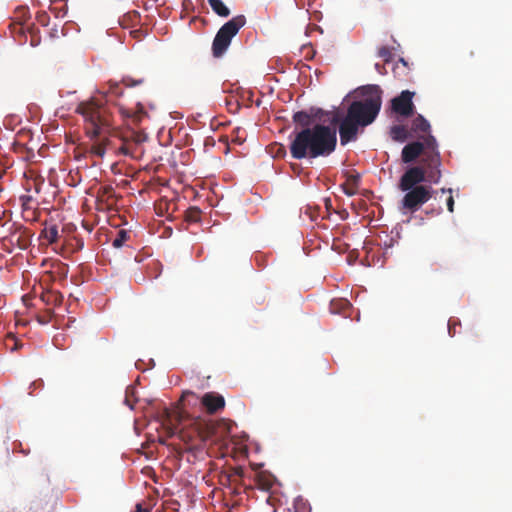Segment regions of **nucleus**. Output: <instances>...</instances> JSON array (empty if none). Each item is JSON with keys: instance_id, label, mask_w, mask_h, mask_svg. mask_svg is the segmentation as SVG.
<instances>
[{"instance_id": "obj_34", "label": "nucleus", "mask_w": 512, "mask_h": 512, "mask_svg": "<svg viewBox=\"0 0 512 512\" xmlns=\"http://www.w3.org/2000/svg\"><path fill=\"white\" fill-rule=\"evenodd\" d=\"M146 115V112H144L143 107H140L137 112L134 113V121L139 123L142 120V117Z\"/></svg>"}, {"instance_id": "obj_6", "label": "nucleus", "mask_w": 512, "mask_h": 512, "mask_svg": "<svg viewBox=\"0 0 512 512\" xmlns=\"http://www.w3.org/2000/svg\"><path fill=\"white\" fill-rule=\"evenodd\" d=\"M246 24L244 15H237L226 22L216 33L212 42V54L215 58L222 57L231 44V40Z\"/></svg>"}, {"instance_id": "obj_37", "label": "nucleus", "mask_w": 512, "mask_h": 512, "mask_svg": "<svg viewBox=\"0 0 512 512\" xmlns=\"http://www.w3.org/2000/svg\"><path fill=\"white\" fill-rule=\"evenodd\" d=\"M144 140H145V138L141 134H136L134 136L135 144H139V143L143 142Z\"/></svg>"}, {"instance_id": "obj_10", "label": "nucleus", "mask_w": 512, "mask_h": 512, "mask_svg": "<svg viewBox=\"0 0 512 512\" xmlns=\"http://www.w3.org/2000/svg\"><path fill=\"white\" fill-rule=\"evenodd\" d=\"M359 127H361V124H358V122L350 117L349 114H346L339 125L341 145H346L349 142L356 140Z\"/></svg>"}, {"instance_id": "obj_25", "label": "nucleus", "mask_w": 512, "mask_h": 512, "mask_svg": "<svg viewBox=\"0 0 512 512\" xmlns=\"http://www.w3.org/2000/svg\"><path fill=\"white\" fill-rule=\"evenodd\" d=\"M144 81H145L144 78L134 79L131 76H125L122 78L121 83L124 86L131 88V87L142 85L144 83Z\"/></svg>"}, {"instance_id": "obj_14", "label": "nucleus", "mask_w": 512, "mask_h": 512, "mask_svg": "<svg viewBox=\"0 0 512 512\" xmlns=\"http://www.w3.org/2000/svg\"><path fill=\"white\" fill-rule=\"evenodd\" d=\"M211 9L215 14L220 17H228L230 15V9L225 5L222 0H207Z\"/></svg>"}, {"instance_id": "obj_41", "label": "nucleus", "mask_w": 512, "mask_h": 512, "mask_svg": "<svg viewBox=\"0 0 512 512\" xmlns=\"http://www.w3.org/2000/svg\"><path fill=\"white\" fill-rule=\"evenodd\" d=\"M339 121V115L335 114L331 120V124H337Z\"/></svg>"}, {"instance_id": "obj_42", "label": "nucleus", "mask_w": 512, "mask_h": 512, "mask_svg": "<svg viewBox=\"0 0 512 512\" xmlns=\"http://www.w3.org/2000/svg\"><path fill=\"white\" fill-rule=\"evenodd\" d=\"M164 412H165V416H166L167 420H168V421H171V416H170V412H169V410H168V409H165V411H164Z\"/></svg>"}, {"instance_id": "obj_17", "label": "nucleus", "mask_w": 512, "mask_h": 512, "mask_svg": "<svg viewBox=\"0 0 512 512\" xmlns=\"http://www.w3.org/2000/svg\"><path fill=\"white\" fill-rule=\"evenodd\" d=\"M41 236L49 243L53 244L57 242L59 237L58 227L56 225H50L45 227L41 233Z\"/></svg>"}, {"instance_id": "obj_24", "label": "nucleus", "mask_w": 512, "mask_h": 512, "mask_svg": "<svg viewBox=\"0 0 512 512\" xmlns=\"http://www.w3.org/2000/svg\"><path fill=\"white\" fill-rule=\"evenodd\" d=\"M16 16L13 22L21 21L23 24L30 18L29 10L27 7H20L15 12Z\"/></svg>"}, {"instance_id": "obj_11", "label": "nucleus", "mask_w": 512, "mask_h": 512, "mask_svg": "<svg viewBox=\"0 0 512 512\" xmlns=\"http://www.w3.org/2000/svg\"><path fill=\"white\" fill-rule=\"evenodd\" d=\"M201 404L209 414H215L225 407V399L216 392H207L201 397Z\"/></svg>"}, {"instance_id": "obj_8", "label": "nucleus", "mask_w": 512, "mask_h": 512, "mask_svg": "<svg viewBox=\"0 0 512 512\" xmlns=\"http://www.w3.org/2000/svg\"><path fill=\"white\" fill-rule=\"evenodd\" d=\"M426 180L429 181L428 168H425L423 165L413 166L407 169L401 176L399 189L401 191H407L413 189L416 186H420L419 184Z\"/></svg>"}, {"instance_id": "obj_19", "label": "nucleus", "mask_w": 512, "mask_h": 512, "mask_svg": "<svg viewBox=\"0 0 512 512\" xmlns=\"http://www.w3.org/2000/svg\"><path fill=\"white\" fill-rule=\"evenodd\" d=\"M202 211L196 207H189L184 214V219L188 223H198L201 220Z\"/></svg>"}, {"instance_id": "obj_1", "label": "nucleus", "mask_w": 512, "mask_h": 512, "mask_svg": "<svg viewBox=\"0 0 512 512\" xmlns=\"http://www.w3.org/2000/svg\"><path fill=\"white\" fill-rule=\"evenodd\" d=\"M75 111L83 117L85 134L92 141L89 152L102 158L113 134L111 114L107 107L101 100L91 98L80 102Z\"/></svg>"}, {"instance_id": "obj_13", "label": "nucleus", "mask_w": 512, "mask_h": 512, "mask_svg": "<svg viewBox=\"0 0 512 512\" xmlns=\"http://www.w3.org/2000/svg\"><path fill=\"white\" fill-rule=\"evenodd\" d=\"M359 184V176L350 175L346 182L341 185L343 192L347 196H353L357 193Z\"/></svg>"}, {"instance_id": "obj_3", "label": "nucleus", "mask_w": 512, "mask_h": 512, "mask_svg": "<svg viewBox=\"0 0 512 512\" xmlns=\"http://www.w3.org/2000/svg\"><path fill=\"white\" fill-rule=\"evenodd\" d=\"M419 140L405 145L401 158L404 163H412L420 157V163L428 168V179L438 183L441 178V157L435 137L431 134L418 137Z\"/></svg>"}, {"instance_id": "obj_27", "label": "nucleus", "mask_w": 512, "mask_h": 512, "mask_svg": "<svg viewBox=\"0 0 512 512\" xmlns=\"http://www.w3.org/2000/svg\"><path fill=\"white\" fill-rule=\"evenodd\" d=\"M377 55L382 58L385 62H389L392 57V52L389 47L382 46L378 49Z\"/></svg>"}, {"instance_id": "obj_16", "label": "nucleus", "mask_w": 512, "mask_h": 512, "mask_svg": "<svg viewBox=\"0 0 512 512\" xmlns=\"http://www.w3.org/2000/svg\"><path fill=\"white\" fill-rule=\"evenodd\" d=\"M140 22V14L137 11H130L126 13L119 21L124 27H133Z\"/></svg>"}, {"instance_id": "obj_31", "label": "nucleus", "mask_w": 512, "mask_h": 512, "mask_svg": "<svg viewBox=\"0 0 512 512\" xmlns=\"http://www.w3.org/2000/svg\"><path fill=\"white\" fill-rule=\"evenodd\" d=\"M12 445V452H20L25 456L30 453L29 450H26L22 447V443L20 441H14Z\"/></svg>"}, {"instance_id": "obj_21", "label": "nucleus", "mask_w": 512, "mask_h": 512, "mask_svg": "<svg viewBox=\"0 0 512 512\" xmlns=\"http://www.w3.org/2000/svg\"><path fill=\"white\" fill-rule=\"evenodd\" d=\"M41 300L47 304L57 305V304L61 303L62 296L56 292H46V293H42Z\"/></svg>"}, {"instance_id": "obj_39", "label": "nucleus", "mask_w": 512, "mask_h": 512, "mask_svg": "<svg viewBox=\"0 0 512 512\" xmlns=\"http://www.w3.org/2000/svg\"><path fill=\"white\" fill-rule=\"evenodd\" d=\"M375 69H376L380 74H384V66H383V65L376 63V64H375Z\"/></svg>"}, {"instance_id": "obj_22", "label": "nucleus", "mask_w": 512, "mask_h": 512, "mask_svg": "<svg viewBox=\"0 0 512 512\" xmlns=\"http://www.w3.org/2000/svg\"><path fill=\"white\" fill-rule=\"evenodd\" d=\"M108 86H109V88L105 94L106 97L107 96L120 97L123 95V89L120 87L119 82L109 81Z\"/></svg>"}, {"instance_id": "obj_30", "label": "nucleus", "mask_w": 512, "mask_h": 512, "mask_svg": "<svg viewBox=\"0 0 512 512\" xmlns=\"http://www.w3.org/2000/svg\"><path fill=\"white\" fill-rule=\"evenodd\" d=\"M441 192L450 194L449 197L447 198V208H448L449 212H453L454 211V198L452 196V189L451 188H449V189L442 188Z\"/></svg>"}, {"instance_id": "obj_9", "label": "nucleus", "mask_w": 512, "mask_h": 512, "mask_svg": "<svg viewBox=\"0 0 512 512\" xmlns=\"http://www.w3.org/2000/svg\"><path fill=\"white\" fill-rule=\"evenodd\" d=\"M413 96L414 92L404 90L399 96L393 98L391 101L393 112L404 117L412 116L415 108L412 101Z\"/></svg>"}, {"instance_id": "obj_28", "label": "nucleus", "mask_w": 512, "mask_h": 512, "mask_svg": "<svg viewBox=\"0 0 512 512\" xmlns=\"http://www.w3.org/2000/svg\"><path fill=\"white\" fill-rule=\"evenodd\" d=\"M118 150H119V153L122 155L134 157L133 145L128 142L124 141Z\"/></svg>"}, {"instance_id": "obj_2", "label": "nucleus", "mask_w": 512, "mask_h": 512, "mask_svg": "<svg viewBox=\"0 0 512 512\" xmlns=\"http://www.w3.org/2000/svg\"><path fill=\"white\" fill-rule=\"evenodd\" d=\"M293 134L289 149L292 158L296 160L326 157L336 149V130L330 126L315 124Z\"/></svg>"}, {"instance_id": "obj_5", "label": "nucleus", "mask_w": 512, "mask_h": 512, "mask_svg": "<svg viewBox=\"0 0 512 512\" xmlns=\"http://www.w3.org/2000/svg\"><path fill=\"white\" fill-rule=\"evenodd\" d=\"M169 430L187 445V450L192 451L214 434L215 427L202 419H194L181 427L173 425Z\"/></svg>"}, {"instance_id": "obj_45", "label": "nucleus", "mask_w": 512, "mask_h": 512, "mask_svg": "<svg viewBox=\"0 0 512 512\" xmlns=\"http://www.w3.org/2000/svg\"><path fill=\"white\" fill-rule=\"evenodd\" d=\"M241 472H242V469H241V468H237V469H236V473H237V474H240Z\"/></svg>"}, {"instance_id": "obj_18", "label": "nucleus", "mask_w": 512, "mask_h": 512, "mask_svg": "<svg viewBox=\"0 0 512 512\" xmlns=\"http://www.w3.org/2000/svg\"><path fill=\"white\" fill-rule=\"evenodd\" d=\"M293 121L303 128L311 127L312 117L305 111H298L293 115Z\"/></svg>"}, {"instance_id": "obj_12", "label": "nucleus", "mask_w": 512, "mask_h": 512, "mask_svg": "<svg viewBox=\"0 0 512 512\" xmlns=\"http://www.w3.org/2000/svg\"><path fill=\"white\" fill-rule=\"evenodd\" d=\"M411 130L416 133L423 132L425 135H429L430 124L422 115L419 114L413 119Z\"/></svg>"}, {"instance_id": "obj_7", "label": "nucleus", "mask_w": 512, "mask_h": 512, "mask_svg": "<svg viewBox=\"0 0 512 512\" xmlns=\"http://www.w3.org/2000/svg\"><path fill=\"white\" fill-rule=\"evenodd\" d=\"M432 189L427 186H416L407 190L402 199L403 208L410 212L417 211L423 204L431 198Z\"/></svg>"}, {"instance_id": "obj_40", "label": "nucleus", "mask_w": 512, "mask_h": 512, "mask_svg": "<svg viewBox=\"0 0 512 512\" xmlns=\"http://www.w3.org/2000/svg\"><path fill=\"white\" fill-rule=\"evenodd\" d=\"M134 512H150L148 509L142 508L141 504L136 505V510Z\"/></svg>"}, {"instance_id": "obj_15", "label": "nucleus", "mask_w": 512, "mask_h": 512, "mask_svg": "<svg viewBox=\"0 0 512 512\" xmlns=\"http://www.w3.org/2000/svg\"><path fill=\"white\" fill-rule=\"evenodd\" d=\"M390 136L394 141L404 142L408 139V131L403 125H394L390 128Z\"/></svg>"}, {"instance_id": "obj_46", "label": "nucleus", "mask_w": 512, "mask_h": 512, "mask_svg": "<svg viewBox=\"0 0 512 512\" xmlns=\"http://www.w3.org/2000/svg\"><path fill=\"white\" fill-rule=\"evenodd\" d=\"M470 56L473 57L474 56V52L473 51H470Z\"/></svg>"}, {"instance_id": "obj_23", "label": "nucleus", "mask_w": 512, "mask_h": 512, "mask_svg": "<svg viewBox=\"0 0 512 512\" xmlns=\"http://www.w3.org/2000/svg\"><path fill=\"white\" fill-rule=\"evenodd\" d=\"M257 479L259 487L263 490H269L273 485V479L269 475L260 474Z\"/></svg>"}, {"instance_id": "obj_33", "label": "nucleus", "mask_w": 512, "mask_h": 512, "mask_svg": "<svg viewBox=\"0 0 512 512\" xmlns=\"http://www.w3.org/2000/svg\"><path fill=\"white\" fill-rule=\"evenodd\" d=\"M100 193L101 198L107 197V199H109L110 197H112L113 188L111 186H104L100 189Z\"/></svg>"}, {"instance_id": "obj_29", "label": "nucleus", "mask_w": 512, "mask_h": 512, "mask_svg": "<svg viewBox=\"0 0 512 512\" xmlns=\"http://www.w3.org/2000/svg\"><path fill=\"white\" fill-rule=\"evenodd\" d=\"M36 19L39 24L42 26H48L50 22V17L46 11H39L36 15Z\"/></svg>"}, {"instance_id": "obj_20", "label": "nucleus", "mask_w": 512, "mask_h": 512, "mask_svg": "<svg viewBox=\"0 0 512 512\" xmlns=\"http://www.w3.org/2000/svg\"><path fill=\"white\" fill-rule=\"evenodd\" d=\"M129 232L121 229L117 232L116 237L112 241V245L115 248H121L125 242L129 239Z\"/></svg>"}, {"instance_id": "obj_26", "label": "nucleus", "mask_w": 512, "mask_h": 512, "mask_svg": "<svg viewBox=\"0 0 512 512\" xmlns=\"http://www.w3.org/2000/svg\"><path fill=\"white\" fill-rule=\"evenodd\" d=\"M9 27L11 29V33L14 35H23L25 33V24L21 21L12 22Z\"/></svg>"}, {"instance_id": "obj_38", "label": "nucleus", "mask_w": 512, "mask_h": 512, "mask_svg": "<svg viewBox=\"0 0 512 512\" xmlns=\"http://www.w3.org/2000/svg\"><path fill=\"white\" fill-rule=\"evenodd\" d=\"M76 241V249L81 250L84 247V242L82 239H75Z\"/></svg>"}, {"instance_id": "obj_44", "label": "nucleus", "mask_w": 512, "mask_h": 512, "mask_svg": "<svg viewBox=\"0 0 512 512\" xmlns=\"http://www.w3.org/2000/svg\"><path fill=\"white\" fill-rule=\"evenodd\" d=\"M62 269L64 270L63 273L66 274L68 271V268L66 265H62Z\"/></svg>"}, {"instance_id": "obj_36", "label": "nucleus", "mask_w": 512, "mask_h": 512, "mask_svg": "<svg viewBox=\"0 0 512 512\" xmlns=\"http://www.w3.org/2000/svg\"><path fill=\"white\" fill-rule=\"evenodd\" d=\"M52 11L55 13L56 17H64V16H65V14H66V8H65V6H63V7H62L61 9H59V10H56V9H55V10H52Z\"/></svg>"}, {"instance_id": "obj_32", "label": "nucleus", "mask_w": 512, "mask_h": 512, "mask_svg": "<svg viewBox=\"0 0 512 512\" xmlns=\"http://www.w3.org/2000/svg\"><path fill=\"white\" fill-rule=\"evenodd\" d=\"M10 440V436L7 434L6 436L3 437V441H2V444H3V448L1 450L3 456L5 458H9L10 456V449L7 445V442Z\"/></svg>"}, {"instance_id": "obj_35", "label": "nucleus", "mask_w": 512, "mask_h": 512, "mask_svg": "<svg viewBox=\"0 0 512 512\" xmlns=\"http://www.w3.org/2000/svg\"><path fill=\"white\" fill-rule=\"evenodd\" d=\"M448 330H449L450 336H452V337L455 336V334H456V324H452V322L449 321V323H448Z\"/></svg>"}, {"instance_id": "obj_43", "label": "nucleus", "mask_w": 512, "mask_h": 512, "mask_svg": "<svg viewBox=\"0 0 512 512\" xmlns=\"http://www.w3.org/2000/svg\"><path fill=\"white\" fill-rule=\"evenodd\" d=\"M39 322L42 323V324H47L48 320L45 319V318H39Z\"/></svg>"}, {"instance_id": "obj_4", "label": "nucleus", "mask_w": 512, "mask_h": 512, "mask_svg": "<svg viewBox=\"0 0 512 512\" xmlns=\"http://www.w3.org/2000/svg\"><path fill=\"white\" fill-rule=\"evenodd\" d=\"M363 94L366 97L353 101L348 107L347 114L361 124V127H366L379 114L382 105V90L378 85H368L363 88Z\"/></svg>"}]
</instances>
